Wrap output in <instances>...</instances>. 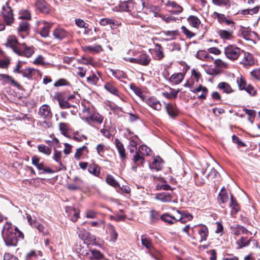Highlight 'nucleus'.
<instances>
[{
  "mask_svg": "<svg viewBox=\"0 0 260 260\" xmlns=\"http://www.w3.org/2000/svg\"><path fill=\"white\" fill-rule=\"evenodd\" d=\"M42 252L40 251L31 250L26 255V259L32 260L34 258H36L38 255L42 256Z\"/></svg>",
  "mask_w": 260,
  "mask_h": 260,
  "instance_id": "nucleus-51",
  "label": "nucleus"
},
{
  "mask_svg": "<svg viewBox=\"0 0 260 260\" xmlns=\"http://www.w3.org/2000/svg\"><path fill=\"white\" fill-rule=\"evenodd\" d=\"M154 199L161 202H170L172 200V197L168 192H162L155 194Z\"/></svg>",
  "mask_w": 260,
  "mask_h": 260,
  "instance_id": "nucleus-25",
  "label": "nucleus"
},
{
  "mask_svg": "<svg viewBox=\"0 0 260 260\" xmlns=\"http://www.w3.org/2000/svg\"><path fill=\"white\" fill-rule=\"evenodd\" d=\"M55 99L58 101L59 107L61 109H69L74 107L64 98L62 92H57L54 96Z\"/></svg>",
  "mask_w": 260,
  "mask_h": 260,
  "instance_id": "nucleus-8",
  "label": "nucleus"
},
{
  "mask_svg": "<svg viewBox=\"0 0 260 260\" xmlns=\"http://www.w3.org/2000/svg\"><path fill=\"white\" fill-rule=\"evenodd\" d=\"M36 70L30 67L26 68L24 69L21 70V73L24 77L28 79L31 78L35 74Z\"/></svg>",
  "mask_w": 260,
  "mask_h": 260,
  "instance_id": "nucleus-40",
  "label": "nucleus"
},
{
  "mask_svg": "<svg viewBox=\"0 0 260 260\" xmlns=\"http://www.w3.org/2000/svg\"><path fill=\"white\" fill-rule=\"evenodd\" d=\"M176 218L177 221H180L181 223H185L188 221L191 220L193 216L186 211L177 210Z\"/></svg>",
  "mask_w": 260,
  "mask_h": 260,
  "instance_id": "nucleus-13",
  "label": "nucleus"
},
{
  "mask_svg": "<svg viewBox=\"0 0 260 260\" xmlns=\"http://www.w3.org/2000/svg\"><path fill=\"white\" fill-rule=\"evenodd\" d=\"M114 144L119 154L120 158L122 161H124L127 158L125 150L123 144L118 139H115Z\"/></svg>",
  "mask_w": 260,
  "mask_h": 260,
  "instance_id": "nucleus-14",
  "label": "nucleus"
},
{
  "mask_svg": "<svg viewBox=\"0 0 260 260\" xmlns=\"http://www.w3.org/2000/svg\"><path fill=\"white\" fill-rule=\"evenodd\" d=\"M52 24L44 21L38 22V28L40 29V35L42 37L46 38L49 36L50 28Z\"/></svg>",
  "mask_w": 260,
  "mask_h": 260,
  "instance_id": "nucleus-6",
  "label": "nucleus"
},
{
  "mask_svg": "<svg viewBox=\"0 0 260 260\" xmlns=\"http://www.w3.org/2000/svg\"><path fill=\"white\" fill-rule=\"evenodd\" d=\"M208 91V89L206 87L200 85L197 88L192 90L191 92L197 94L201 92L200 94L198 95L197 98L199 100H205L206 99Z\"/></svg>",
  "mask_w": 260,
  "mask_h": 260,
  "instance_id": "nucleus-20",
  "label": "nucleus"
},
{
  "mask_svg": "<svg viewBox=\"0 0 260 260\" xmlns=\"http://www.w3.org/2000/svg\"><path fill=\"white\" fill-rule=\"evenodd\" d=\"M250 239L246 237H241L236 241L238 249H242L249 245Z\"/></svg>",
  "mask_w": 260,
  "mask_h": 260,
  "instance_id": "nucleus-33",
  "label": "nucleus"
},
{
  "mask_svg": "<svg viewBox=\"0 0 260 260\" xmlns=\"http://www.w3.org/2000/svg\"><path fill=\"white\" fill-rule=\"evenodd\" d=\"M100 24L103 26L110 25L111 28H115L117 25V24L115 23L113 19L110 18H103L101 19Z\"/></svg>",
  "mask_w": 260,
  "mask_h": 260,
  "instance_id": "nucleus-42",
  "label": "nucleus"
},
{
  "mask_svg": "<svg viewBox=\"0 0 260 260\" xmlns=\"http://www.w3.org/2000/svg\"><path fill=\"white\" fill-rule=\"evenodd\" d=\"M104 88L109 93L115 96H120L119 92L112 82H106L104 86Z\"/></svg>",
  "mask_w": 260,
  "mask_h": 260,
  "instance_id": "nucleus-22",
  "label": "nucleus"
},
{
  "mask_svg": "<svg viewBox=\"0 0 260 260\" xmlns=\"http://www.w3.org/2000/svg\"><path fill=\"white\" fill-rule=\"evenodd\" d=\"M108 228L111 231L110 234V240L113 242H115L117 239V233L115 231L114 227L112 225L109 224Z\"/></svg>",
  "mask_w": 260,
  "mask_h": 260,
  "instance_id": "nucleus-60",
  "label": "nucleus"
},
{
  "mask_svg": "<svg viewBox=\"0 0 260 260\" xmlns=\"http://www.w3.org/2000/svg\"><path fill=\"white\" fill-rule=\"evenodd\" d=\"M176 217V214L174 216H171L168 214H164L160 216V219L168 224H172L177 222Z\"/></svg>",
  "mask_w": 260,
  "mask_h": 260,
  "instance_id": "nucleus-36",
  "label": "nucleus"
},
{
  "mask_svg": "<svg viewBox=\"0 0 260 260\" xmlns=\"http://www.w3.org/2000/svg\"><path fill=\"white\" fill-rule=\"evenodd\" d=\"M21 51H22L21 54H18L19 55L24 56L26 57H30L34 53L33 48L28 47L26 46H22L20 47Z\"/></svg>",
  "mask_w": 260,
  "mask_h": 260,
  "instance_id": "nucleus-39",
  "label": "nucleus"
},
{
  "mask_svg": "<svg viewBox=\"0 0 260 260\" xmlns=\"http://www.w3.org/2000/svg\"><path fill=\"white\" fill-rule=\"evenodd\" d=\"M106 181L109 185L114 187H120L119 184L111 175H108L107 176V177L106 178Z\"/></svg>",
  "mask_w": 260,
  "mask_h": 260,
  "instance_id": "nucleus-45",
  "label": "nucleus"
},
{
  "mask_svg": "<svg viewBox=\"0 0 260 260\" xmlns=\"http://www.w3.org/2000/svg\"><path fill=\"white\" fill-rule=\"evenodd\" d=\"M4 56V59L0 60V68L7 69L10 63V58L8 56H4V54L2 55Z\"/></svg>",
  "mask_w": 260,
  "mask_h": 260,
  "instance_id": "nucleus-55",
  "label": "nucleus"
},
{
  "mask_svg": "<svg viewBox=\"0 0 260 260\" xmlns=\"http://www.w3.org/2000/svg\"><path fill=\"white\" fill-rule=\"evenodd\" d=\"M243 50L235 45H229L224 48V53L229 59L234 61L237 59Z\"/></svg>",
  "mask_w": 260,
  "mask_h": 260,
  "instance_id": "nucleus-2",
  "label": "nucleus"
},
{
  "mask_svg": "<svg viewBox=\"0 0 260 260\" xmlns=\"http://www.w3.org/2000/svg\"><path fill=\"white\" fill-rule=\"evenodd\" d=\"M234 27L232 29H219L217 31V34L221 39L224 40H230L233 39Z\"/></svg>",
  "mask_w": 260,
  "mask_h": 260,
  "instance_id": "nucleus-15",
  "label": "nucleus"
},
{
  "mask_svg": "<svg viewBox=\"0 0 260 260\" xmlns=\"http://www.w3.org/2000/svg\"><path fill=\"white\" fill-rule=\"evenodd\" d=\"M228 194L224 188H222L219 193V201L222 203H226L228 200Z\"/></svg>",
  "mask_w": 260,
  "mask_h": 260,
  "instance_id": "nucleus-47",
  "label": "nucleus"
},
{
  "mask_svg": "<svg viewBox=\"0 0 260 260\" xmlns=\"http://www.w3.org/2000/svg\"><path fill=\"white\" fill-rule=\"evenodd\" d=\"M237 83L240 90H244L248 85L242 77L237 78Z\"/></svg>",
  "mask_w": 260,
  "mask_h": 260,
  "instance_id": "nucleus-54",
  "label": "nucleus"
},
{
  "mask_svg": "<svg viewBox=\"0 0 260 260\" xmlns=\"http://www.w3.org/2000/svg\"><path fill=\"white\" fill-rule=\"evenodd\" d=\"M143 102L155 110L160 111L161 109V105L160 102L155 97L145 98Z\"/></svg>",
  "mask_w": 260,
  "mask_h": 260,
  "instance_id": "nucleus-11",
  "label": "nucleus"
},
{
  "mask_svg": "<svg viewBox=\"0 0 260 260\" xmlns=\"http://www.w3.org/2000/svg\"><path fill=\"white\" fill-rule=\"evenodd\" d=\"M38 115L43 120H50L52 117L50 107L47 104L43 105L39 109Z\"/></svg>",
  "mask_w": 260,
  "mask_h": 260,
  "instance_id": "nucleus-5",
  "label": "nucleus"
},
{
  "mask_svg": "<svg viewBox=\"0 0 260 260\" xmlns=\"http://www.w3.org/2000/svg\"><path fill=\"white\" fill-rule=\"evenodd\" d=\"M217 87L227 94L232 93L233 92V90L230 85V84L226 82H221L218 83Z\"/></svg>",
  "mask_w": 260,
  "mask_h": 260,
  "instance_id": "nucleus-38",
  "label": "nucleus"
},
{
  "mask_svg": "<svg viewBox=\"0 0 260 260\" xmlns=\"http://www.w3.org/2000/svg\"><path fill=\"white\" fill-rule=\"evenodd\" d=\"M139 64L144 66H148L151 61L149 55L146 53H141L139 56Z\"/></svg>",
  "mask_w": 260,
  "mask_h": 260,
  "instance_id": "nucleus-31",
  "label": "nucleus"
},
{
  "mask_svg": "<svg viewBox=\"0 0 260 260\" xmlns=\"http://www.w3.org/2000/svg\"><path fill=\"white\" fill-rule=\"evenodd\" d=\"M137 4L131 0L124 2L121 5L123 11L128 12L133 11V13L134 14L135 13V11L140 13V10L137 9Z\"/></svg>",
  "mask_w": 260,
  "mask_h": 260,
  "instance_id": "nucleus-9",
  "label": "nucleus"
},
{
  "mask_svg": "<svg viewBox=\"0 0 260 260\" xmlns=\"http://www.w3.org/2000/svg\"><path fill=\"white\" fill-rule=\"evenodd\" d=\"M153 50L156 59L160 60L164 57V49L160 44H156Z\"/></svg>",
  "mask_w": 260,
  "mask_h": 260,
  "instance_id": "nucleus-28",
  "label": "nucleus"
},
{
  "mask_svg": "<svg viewBox=\"0 0 260 260\" xmlns=\"http://www.w3.org/2000/svg\"><path fill=\"white\" fill-rule=\"evenodd\" d=\"M104 120V117L97 112H93L89 115V119L87 122L90 125L92 124H101Z\"/></svg>",
  "mask_w": 260,
  "mask_h": 260,
  "instance_id": "nucleus-10",
  "label": "nucleus"
},
{
  "mask_svg": "<svg viewBox=\"0 0 260 260\" xmlns=\"http://www.w3.org/2000/svg\"><path fill=\"white\" fill-rule=\"evenodd\" d=\"M163 167V161L162 159L158 156L154 158L150 167L152 169H154L157 171L160 170Z\"/></svg>",
  "mask_w": 260,
  "mask_h": 260,
  "instance_id": "nucleus-30",
  "label": "nucleus"
},
{
  "mask_svg": "<svg viewBox=\"0 0 260 260\" xmlns=\"http://www.w3.org/2000/svg\"><path fill=\"white\" fill-rule=\"evenodd\" d=\"M53 35L55 39L60 40L67 37L69 34L64 29L57 27L54 30Z\"/></svg>",
  "mask_w": 260,
  "mask_h": 260,
  "instance_id": "nucleus-23",
  "label": "nucleus"
},
{
  "mask_svg": "<svg viewBox=\"0 0 260 260\" xmlns=\"http://www.w3.org/2000/svg\"><path fill=\"white\" fill-rule=\"evenodd\" d=\"M97 73L98 74H96L92 72L91 74L87 77L86 81L89 84L96 85L98 84L99 81L100 75L99 72H97Z\"/></svg>",
  "mask_w": 260,
  "mask_h": 260,
  "instance_id": "nucleus-35",
  "label": "nucleus"
},
{
  "mask_svg": "<svg viewBox=\"0 0 260 260\" xmlns=\"http://www.w3.org/2000/svg\"><path fill=\"white\" fill-rule=\"evenodd\" d=\"M137 143L136 140L134 138L131 139L128 146V149L131 153H133L135 151H138L137 150Z\"/></svg>",
  "mask_w": 260,
  "mask_h": 260,
  "instance_id": "nucleus-59",
  "label": "nucleus"
},
{
  "mask_svg": "<svg viewBox=\"0 0 260 260\" xmlns=\"http://www.w3.org/2000/svg\"><path fill=\"white\" fill-rule=\"evenodd\" d=\"M166 6L169 8L168 11L173 14L177 15L183 10V8L174 2L168 1Z\"/></svg>",
  "mask_w": 260,
  "mask_h": 260,
  "instance_id": "nucleus-18",
  "label": "nucleus"
},
{
  "mask_svg": "<svg viewBox=\"0 0 260 260\" xmlns=\"http://www.w3.org/2000/svg\"><path fill=\"white\" fill-rule=\"evenodd\" d=\"M2 14L4 21L7 25H11L14 22L13 14L12 10L9 6L8 2H7L5 6L2 8Z\"/></svg>",
  "mask_w": 260,
  "mask_h": 260,
  "instance_id": "nucleus-4",
  "label": "nucleus"
},
{
  "mask_svg": "<svg viewBox=\"0 0 260 260\" xmlns=\"http://www.w3.org/2000/svg\"><path fill=\"white\" fill-rule=\"evenodd\" d=\"M170 90H171L170 92H163L162 93L163 96L167 99H169L176 98L177 96L178 93L180 91V90L178 89V90H176L173 88H170Z\"/></svg>",
  "mask_w": 260,
  "mask_h": 260,
  "instance_id": "nucleus-46",
  "label": "nucleus"
},
{
  "mask_svg": "<svg viewBox=\"0 0 260 260\" xmlns=\"http://www.w3.org/2000/svg\"><path fill=\"white\" fill-rule=\"evenodd\" d=\"M2 234L6 245L8 246L17 245V237L21 239L24 238L23 233L17 227L14 228L11 223L8 222L4 225Z\"/></svg>",
  "mask_w": 260,
  "mask_h": 260,
  "instance_id": "nucleus-1",
  "label": "nucleus"
},
{
  "mask_svg": "<svg viewBox=\"0 0 260 260\" xmlns=\"http://www.w3.org/2000/svg\"><path fill=\"white\" fill-rule=\"evenodd\" d=\"M59 127L60 131L64 135L68 133V132L70 130V125L67 123H64V122L60 123L59 124Z\"/></svg>",
  "mask_w": 260,
  "mask_h": 260,
  "instance_id": "nucleus-61",
  "label": "nucleus"
},
{
  "mask_svg": "<svg viewBox=\"0 0 260 260\" xmlns=\"http://www.w3.org/2000/svg\"><path fill=\"white\" fill-rule=\"evenodd\" d=\"M214 64L216 67L224 69L227 68L228 64L220 59H217L214 60Z\"/></svg>",
  "mask_w": 260,
  "mask_h": 260,
  "instance_id": "nucleus-63",
  "label": "nucleus"
},
{
  "mask_svg": "<svg viewBox=\"0 0 260 260\" xmlns=\"http://www.w3.org/2000/svg\"><path fill=\"white\" fill-rule=\"evenodd\" d=\"M187 20L189 23L193 27L198 28L200 24V20L195 16H190Z\"/></svg>",
  "mask_w": 260,
  "mask_h": 260,
  "instance_id": "nucleus-44",
  "label": "nucleus"
},
{
  "mask_svg": "<svg viewBox=\"0 0 260 260\" xmlns=\"http://www.w3.org/2000/svg\"><path fill=\"white\" fill-rule=\"evenodd\" d=\"M36 6L41 12L48 14L50 12V7L44 0H38L36 3Z\"/></svg>",
  "mask_w": 260,
  "mask_h": 260,
  "instance_id": "nucleus-24",
  "label": "nucleus"
},
{
  "mask_svg": "<svg viewBox=\"0 0 260 260\" xmlns=\"http://www.w3.org/2000/svg\"><path fill=\"white\" fill-rule=\"evenodd\" d=\"M91 260H100L103 258V254L97 250H88L86 256Z\"/></svg>",
  "mask_w": 260,
  "mask_h": 260,
  "instance_id": "nucleus-27",
  "label": "nucleus"
},
{
  "mask_svg": "<svg viewBox=\"0 0 260 260\" xmlns=\"http://www.w3.org/2000/svg\"><path fill=\"white\" fill-rule=\"evenodd\" d=\"M29 29V25L26 21H22L20 23L18 31L20 32H27Z\"/></svg>",
  "mask_w": 260,
  "mask_h": 260,
  "instance_id": "nucleus-53",
  "label": "nucleus"
},
{
  "mask_svg": "<svg viewBox=\"0 0 260 260\" xmlns=\"http://www.w3.org/2000/svg\"><path fill=\"white\" fill-rule=\"evenodd\" d=\"M0 81H1L4 84L11 83L15 86L18 84L17 82H16L11 76L6 74H0Z\"/></svg>",
  "mask_w": 260,
  "mask_h": 260,
  "instance_id": "nucleus-37",
  "label": "nucleus"
},
{
  "mask_svg": "<svg viewBox=\"0 0 260 260\" xmlns=\"http://www.w3.org/2000/svg\"><path fill=\"white\" fill-rule=\"evenodd\" d=\"M93 112V111H92L89 108H84L82 113V118L84 119L86 122H87L89 119V113L92 114Z\"/></svg>",
  "mask_w": 260,
  "mask_h": 260,
  "instance_id": "nucleus-57",
  "label": "nucleus"
},
{
  "mask_svg": "<svg viewBox=\"0 0 260 260\" xmlns=\"http://www.w3.org/2000/svg\"><path fill=\"white\" fill-rule=\"evenodd\" d=\"M40 159L36 156H33L32 157V164L33 165L36 166L39 170H41L44 169V164L43 162H39Z\"/></svg>",
  "mask_w": 260,
  "mask_h": 260,
  "instance_id": "nucleus-56",
  "label": "nucleus"
},
{
  "mask_svg": "<svg viewBox=\"0 0 260 260\" xmlns=\"http://www.w3.org/2000/svg\"><path fill=\"white\" fill-rule=\"evenodd\" d=\"M17 39L15 36H11L8 38L7 45L11 47L13 51L17 54H21L22 51L20 47L17 46Z\"/></svg>",
  "mask_w": 260,
  "mask_h": 260,
  "instance_id": "nucleus-12",
  "label": "nucleus"
},
{
  "mask_svg": "<svg viewBox=\"0 0 260 260\" xmlns=\"http://www.w3.org/2000/svg\"><path fill=\"white\" fill-rule=\"evenodd\" d=\"M66 212L70 219L73 222L76 221L79 218V211L71 207L66 208Z\"/></svg>",
  "mask_w": 260,
  "mask_h": 260,
  "instance_id": "nucleus-21",
  "label": "nucleus"
},
{
  "mask_svg": "<svg viewBox=\"0 0 260 260\" xmlns=\"http://www.w3.org/2000/svg\"><path fill=\"white\" fill-rule=\"evenodd\" d=\"M231 234L238 236L241 234H251L244 226L240 225H235L231 226Z\"/></svg>",
  "mask_w": 260,
  "mask_h": 260,
  "instance_id": "nucleus-17",
  "label": "nucleus"
},
{
  "mask_svg": "<svg viewBox=\"0 0 260 260\" xmlns=\"http://www.w3.org/2000/svg\"><path fill=\"white\" fill-rule=\"evenodd\" d=\"M89 173L96 177H99L100 174V167L96 164H93L90 165L88 169Z\"/></svg>",
  "mask_w": 260,
  "mask_h": 260,
  "instance_id": "nucleus-41",
  "label": "nucleus"
},
{
  "mask_svg": "<svg viewBox=\"0 0 260 260\" xmlns=\"http://www.w3.org/2000/svg\"><path fill=\"white\" fill-rule=\"evenodd\" d=\"M184 77V74L181 73H174L170 78V81L175 84H178L182 82Z\"/></svg>",
  "mask_w": 260,
  "mask_h": 260,
  "instance_id": "nucleus-32",
  "label": "nucleus"
},
{
  "mask_svg": "<svg viewBox=\"0 0 260 260\" xmlns=\"http://www.w3.org/2000/svg\"><path fill=\"white\" fill-rule=\"evenodd\" d=\"M144 161L143 156L139 154V152L136 151L133 157V161L135 166L133 167V169L135 170L137 167L142 166Z\"/></svg>",
  "mask_w": 260,
  "mask_h": 260,
  "instance_id": "nucleus-26",
  "label": "nucleus"
},
{
  "mask_svg": "<svg viewBox=\"0 0 260 260\" xmlns=\"http://www.w3.org/2000/svg\"><path fill=\"white\" fill-rule=\"evenodd\" d=\"M112 75L118 79H121L125 78L124 73L120 70H111Z\"/></svg>",
  "mask_w": 260,
  "mask_h": 260,
  "instance_id": "nucleus-64",
  "label": "nucleus"
},
{
  "mask_svg": "<svg viewBox=\"0 0 260 260\" xmlns=\"http://www.w3.org/2000/svg\"><path fill=\"white\" fill-rule=\"evenodd\" d=\"M61 157V152L55 149L53 158L54 160H55L56 162L59 164L60 166V170L63 169L64 168V167L63 166L61 162L60 161Z\"/></svg>",
  "mask_w": 260,
  "mask_h": 260,
  "instance_id": "nucleus-50",
  "label": "nucleus"
},
{
  "mask_svg": "<svg viewBox=\"0 0 260 260\" xmlns=\"http://www.w3.org/2000/svg\"><path fill=\"white\" fill-rule=\"evenodd\" d=\"M38 149L39 152L47 155H49L51 153V149L49 147L43 144L38 145Z\"/></svg>",
  "mask_w": 260,
  "mask_h": 260,
  "instance_id": "nucleus-52",
  "label": "nucleus"
},
{
  "mask_svg": "<svg viewBox=\"0 0 260 260\" xmlns=\"http://www.w3.org/2000/svg\"><path fill=\"white\" fill-rule=\"evenodd\" d=\"M258 10L259 8L258 7H255L253 8L243 10L241 11V14H242V15H252L257 13L258 12Z\"/></svg>",
  "mask_w": 260,
  "mask_h": 260,
  "instance_id": "nucleus-58",
  "label": "nucleus"
},
{
  "mask_svg": "<svg viewBox=\"0 0 260 260\" xmlns=\"http://www.w3.org/2000/svg\"><path fill=\"white\" fill-rule=\"evenodd\" d=\"M198 234L200 236V242L205 241L208 236V229L205 225H200L197 227Z\"/></svg>",
  "mask_w": 260,
  "mask_h": 260,
  "instance_id": "nucleus-19",
  "label": "nucleus"
},
{
  "mask_svg": "<svg viewBox=\"0 0 260 260\" xmlns=\"http://www.w3.org/2000/svg\"><path fill=\"white\" fill-rule=\"evenodd\" d=\"M196 57L200 60L206 61H211L213 59V58L205 50L199 51L196 54Z\"/></svg>",
  "mask_w": 260,
  "mask_h": 260,
  "instance_id": "nucleus-29",
  "label": "nucleus"
},
{
  "mask_svg": "<svg viewBox=\"0 0 260 260\" xmlns=\"http://www.w3.org/2000/svg\"><path fill=\"white\" fill-rule=\"evenodd\" d=\"M244 56L242 60L240 61V63L242 64L245 67H249L254 64V59L250 53L245 52L243 51Z\"/></svg>",
  "mask_w": 260,
  "mask_h": 260,
  "instance_id": "nucleus-16",
  "label": "nucleus"
},
{
  "mask_svg": "<svg viewBox=\"0 0 260 260\" xmlns=\"http://www.w3.org/2000/svg\"><path fill=\"white\" fill-rule=\"evenodd\" d=\"M19 18L21 19H30L31 18L30 13L27 10H22L19 12Z\"/></svg>",
  "mask_w": 260,
  "mask_h": 260,
  "instance_id": "nucleus-62",
  "label": "nucleus"
},
{
  "mask_svg": "<svg viewBox=\"0 0 260 260\" xmlns=\"http://www.w3.org/2000/svg\"><path fill=\"white\" fill-rule=\"evenodd\" d=\"M168 114L174 118L177 115V110L176 106L172 104H166L165 106Z\"/></svg>",
  "mask_w": 260,
  "mask_h": 260,
  "instance_id": "nucleus-34",
  "label": "nucleus"
},
{
  "mask_svg": "<svg viewBox=\"0 0 260 260\" xmlns=\"http://www.w3.org/2000/svg\"><path fill=\"white\" fill-rule=\"evenodd\" d=\"M85 152L87 153L88 152V148L86 146H83L76 149L74 157L77 160H79L81 156H82Z\"/></svg>",
  "mask_w": 260,
  "mask_h": 260,
  "instance_id": "nucleus-43",
  "label": "nucleus"
},
{
  "mask_svg": "<svg viewBox=\"0 0 260 260\" xmlns=\"http://www.w3.org/2000/svg\"><path fill=\"white\" fill-rule=\"evenodd\" d=\"M78 235L80 238L88 242V244H94L96 242L95 237L84 229L79 230Z\"/></svg>",
  "mask_w": 260,
  "mask_h": 260,
  "instance_id": "nucleus-7",
  "label": "nucleus"
},
{
  "mask_svg": "<svg viewBox=\"0 0 260 260\" xmlns=\"http://www.w3.org/2000/svg\"><path fill=\"white\" fill-rule=\"evenodd\" d=\"M141 241L142 245L146 248L150 255L155 258L154 255L156 254L157 251L153 247L151 238L146 235H143L141 237Z\"/></svg>",
  "mask_w": 260,
  "mask_h": 260,
  "instance_id": "nucleus-3",
  "label": "nucleus"
},
{
  "mask_svg": "<svg viewBox=\"0 0 260 260\" xmlns=\"http://www.w3.org/2000/svg\"><path fill=\"white\" fill-rule=\"evenodd\" d=\"M163 33L165 36L169 37V38L165 39L166 41L173 40L178 35V31L177 30L165 31Z\"/></svg>",
  "mask_w": 260,
  "mask_h": 260,
  "instance_id": "nucleus-49",
  "label": "nucleus"
},
{
  "mask_svg": "<svg viewBox=\"0 0 260 260\" xmlns=\"http://www.w3.org/2000/svg\"><path fill=\"white\" fill-rule=\"evenodd\" d=\"M137 152H139V154L142 155H149L150 154L151 150L147 146L142 145L139 147Z\"/></svg>",
  "mask_w": 260,
  "mask_h": 260,
  "instance_id": "nucleus-48",
  "label": "nucleus"
}]
</instances>
